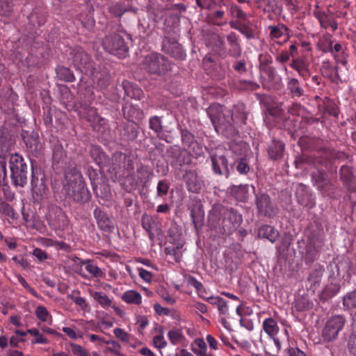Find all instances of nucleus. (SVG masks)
I'll return each instance as SVG.
<instances>
[{
	"instance_id": "59",
	"label": "nucleus",
	"mask_w": 356,
	"mask_h": 356,
	"mask_svg": "<svg viewBox=\"0 0 356 356\" xmlns=\"http://www.w3.org/2000/svg\"><path fill=\"white\" fill-rule=\"evenodd\" d=\"M138 172L141 175H147L145 181L150 180L153 176V171L147 166L141 167Z\"/></svg>"
},
{
	"instance_id": "9",
	"label": "nucleus",
	"mask_w": 356,
	"mask_h": 356,
	"mask_svg": "<svg viewBox=\"0 0 356 356\" xmlns=\"http://www.w3.org/2000/svg\"><path fill=\"white\" fill-rule=\"evenodd\" d=\"M211 161V167L214 174L225 176L227 178L229 175L228 161L225 156L213 152L209 156Z\"/></svg>"
},
{
	"instance_id": "42",
	"label": "nucleus",
	"mask_w": 356,
	"mask_h": 356,
	"mask_svg": "<svg viewBox=\"0 0 356 356\" xmlns=\"http://www.w3.org/2000/svg\"><path fill=\"white\" fill-rule=\"evenodd\" d=\"M113 334L117 338L126 343H129L131 337L129 334L119 327H116L113 330Z\"/></svg>"
},
{
	"instance_id": "14",
	"label": "nucleus",
	"mask_w": 356,
	"mask_h": 356,
	"mask_svg": "<svg viewBox=\"0 0 356 356\" xmlns=\"http://www.w3.org/2000/svg\"><path fill=\"white\" fill-rule=\"evenodd\" d=\"M23 140L29 152L35 156L39 154L42 145L39 141V138L37 134H27L26 136L23 135Z\"/></svg>"
},
{
	"instance_id": "19",
	"label": "nucleus",
	"mask_w": 356,
	"mask_h": 356,
	"mask_svg": "<svg viewBox=\"0 0 356 356\" xmlns=\"http://www.w3.org/2000/svg\"><path fill=\"white\" fill-rule=\"evenodd\" d=\"M258 235L274 243L279 236L278 232L272 226L263 225L259 229Z\"/></svg>"
},
{
	"instance_id": "64",
	"label": "nucleus",
	"mask_w": 356,
	"mask_h": 356,
	"mask_svg": "<svg viewBox=\"0 0 356 356\" xmlns=\"http://www.w3.org/2000/svg\"><path fill=\"white\" fill-rule=\"evenodd\" d=\"M288 353L289 356H306L305 353L299 348H290Z\"/></svg>"
},
{
	"instance_id": "37",
	"label": "nucleus",
	"mask_w": 356,
	"mask_h": 356,
	"mask_svg": "<svg viewBox=\"0 0 356 356\" xmlns=\"http://www.w3.org/2000/svg\"><path fill=\"white\" fill-rule=\"evenodd\" d=\"M343 302L348 308H356V290L344 296Z\"/></svg>"
},
{
	"instance_id": "4",
	"label": "nucleus",
	"mask_w": 356,
	"mask_h": 356,
	"mask_svg": "<svg viewBox=\"0 0 356 356\" xmlns=\"http://www.w3.org/2000/svg\"><path fill=\"white\" fill-rule=\"evenodd\" d=\"M102 44L106 51L119 58L125 57L128 52V47L118 33L107 35L103 40Z\"/></svg>"
},
{
	"instance_id": "21",
	"label": "nucleus",
	"mask_w": 356,
	"mask_h": 356,
	"mask_svg": "<svg viewBox=\"0 0 356 356\" xmlns=\"http://www.w3.org/2000/svg\"><path fill=\"white\" fill-rule=\"evenodd\" d=\"M90 294L94 300L97 302L102 308L107 309L112 306L113 300L110 298L106 293L100 291H95Z\"/></svg>"
},
{
	"instance_id": "57",
	"label": "nucleus",
	"mask_w": 356,
	"mask_h": 356,
	"mask_svg": "<svg viewBox=\"0 0 356 356\" xmlns=\"http://www.w3.org/2000/svg\"><path fill=\"white\" fill-rule=\"evenodd\" d=\"M154 309L155 310L156 313L158 314L159 315L168 316L170 314L169 309L162 307L159 303H155L154 305Z\"/></svg>"
},
{
	"instance_id": "2",
	"label": "nucleus",
	"mask_w": 356,
	"mask_h": 356,
	"mask_svg": "<svg viewBox=\"0 0 356 356\" xmlns=\"http://www.w3.org/2000/svg\"><path fill=\"white\" fill-rule=\"evenodd\" d=\"M63 189L70 197L77 202L83 203L89 199V191L81 172L76 168L65 172Z\"/></svg>"
},
{
	"instance_id": "34",
	"label": "nucleus",
	"mask_w": 356,
	"mask_h": 356,
	"mask_svg": "<svg viewBox=\"0 0 356 356\" xmlns=\"http://www.w3.org/2000/svg\"><path fill=\"white\" fill-rule=\"evenodd\" d=\"M65 156L63 146L60 143H56L53 149V159L55 162L59 163Z\"/></svg>"
},
{
	"instance_id": "46",
	"label": "nucleus",
	"mask_w": 356,
	"mask_h": 356,
	"mask_svg": "<svg viewBox=\"0 0 356 356\" xmlns=\"http://www.w3.org/2000/svg\"><path fill=\"white\" fill-rule=\"evenodd\" d=\"M312 303L310 302L307 299L300 298L296 301V307L300 311H304L309 309L312 307Z\"/></svg>"
},
{
	"instance_id": "43",
	"label": "nucleus",
	"mask_w": 356,
	"mask_h": 356,
	"mask_svg": "<svg viewBox=\"0 0 356 356\" xmlns=\"http://www.w3.org/2000/svg\"><path fill=\"white\" fill-rule=\"evenodd\" d=\"M110 13L116 17H120L124 12L125 8L119 3H114L109 7Z\"/></svg>"
},
{
	"instance_id": "60",
	"label": "nucleus",
	"mask_w": 356,
	"mask_h": 356,
	"mask_svg": "<svg viewBox=\"0 0 356 356\" xmlns=\"http://www.w3.org/2000/svg\"><path fill=\"white\" fill-rule=\"evenodd\" d=\"M236 170L240 174H246L250 170L248 165L243 161H241L237 166Z\"/></svg>"
},
{
	"instance_id": "33",
	"label": "nucleus",
	"mask_w": 356,
	"mask_h": 356,
	"mask_svg": "<svg viewBox=\"0 0 356 356\" xmlns=\"http://www.w3.org/2000/svg\"><path fill=\"white\" fill-rule=\"evenodd\" d=\"M149 128L154 131L159 137L162 138L160 136L163 129L161 118L157 116L152 117L149 118Z\"/></svg>"
},
{
	"instance_id": "36",
	"label": "nucleus",
	"mask_w": 356,
	"mask_h": 356,
	"mask_svg": "<svg viewBox=\"0 0 356 356\" xmlns=\"http://www.w3.org/2000/svg\"><path fill=\"white\" fill-rule=\"evenodd\" d=\"M229 14L233 17L238 18L241 20L245 21L247 15L241 10V8L236 5L232 6L229 10Z\"/></svg>"
},
{
	"instance_id": "44",
	"label": "nucleus",
	"mask_w": 356,
	"mask_h": 356,
	"mask_svg": "<svg viewBox=\"0 0 356 356\" xmlns=\"http://www.w3.org/2000/svg\"><path fill=\"white\" fill-rule=\"evenodd\" d=\"M341 178L346 182L351 180L353 172L350 168L348 166H342L340 169Z\"/></svg>"
},
{
	"instance_id": "16",
	"label": "nucleus",
	"mask_w": 356,
	"mask_h": 356,
	"mask_svg": "<svg viewBox=\"0 0 356 356\" xmlns=\"http://www.w3.org/2000/svg\"><path fill=\"white\" fill-rule=\"evenodd\" d=\"M74 66L82 71L89 67V55L81 49H79L72 58Z\"/></svg>"
},
{
	"instance_id": "22",
	"label": "nucleus",
	"mask_w": 356,
	"mask_h": 356,
	"mask_svg": "<svg viewBox=\"0 0 356 356\" xmlns=\"http://www.w3.org/2000/svg\"><path fill=\"white\" fill-rule=\"evenodd\" d=\"M195 348H193V352L197 356H213V355L208 351L207 344L203 339L197 338L194 341Z\"/></svg>"
},
{
	"instance_id": "8",
	"label": "nucleus",
	"mask_w": 356,
	"mask_h": 356,
	"mask_svg": "<svg viewBox=\"0 0 356 356\" xmlns=\"http://www.w3.org/2000/svg\"><path fill=\"white\" fill-rule=\"evenodd\" d=\"M165 63L163 56L157 53H151L145 56L143 67L149 73L159 74L165 71Z\"/></svg>"
},
{
	"instance_id": "29",
	"label": "nucleus",
	"mask_w": 356,
	"mask_h": 356,
	"mask_svg": "<svg viewBox=\"0 0 356 356\" xmlns=\"http://www.w3.org/2000/svg\"><path fill=\"white\" fill-rule=\"evenodd\" d=\"M35 314L37 318L41 321L47 322L49 325L51 323L52 316L45 307L42 305L38 306L35 309Z\"/></svg>"
},
{
	"instance_id": "32",
	"label": "nucleus",
	"mask_w": 356,
	"mask_h": 356,
	"mask_svg": "<svg viewBox=\"0 0 356 356\" xmlns=\"http://www.w3.org/2000/svg\"><path fill=\"white\" fill-rule=\"evenodd\" d=\"M27 332L35 337L31 341L32 343L47 344L48 343V339L40 332V330L38 329L31 328L27 330Z\"/></svg>"
},
{
	"instance_id": "6",
	"label": "nucleus",
	"mask_w": 356,
	"mask_h": 356,
	"mask_svg": "<svg viewBox=\"0 0 356 356\" xmlns=\"http://www.w3.org/2000/svg\"><path fill=\"white\" fill-rule=\"evenodd\" d=\"M332 274L329 277V284L324 288L321 293V298L326 300L335 296L340 290V282L343 275L340 272V265H331Z\"/></svg>"
},
{
	"instance_id": "52",
	"label": "nucleus",
	"mask_w": 356,
	"mask_h": 356,
	"mask_svg": "<svg viewBox=\"0 0 356 356\" xmlns=\"http://www.w3.org/2000/svg\"><path fill=\"white\" fill-rule=\"evenodd\" d=\"M206 339L210 349L213 350H217L219 349V343L212 335L207 334L206 337Z\"/></svg>"
},
{
	"instance_id": "1",
	"label": "nucleus",
	"mask_w": 356,
	"mask_h": 356,
	"mask_svg": "<svg viewBox=\"0 0 356 356\" xmlns=\"http://www.w3.org/2000/svg\"><path fill=\"white\" fill-rule=\"evenodd\" d=\"M211 121L218 133L227 138H232L238 134V131L232 124L234 122L238 124H245L247 120V113L243 104H238L234 107L232 114L218 104L211 105L207 111Z\"/></svg>"
},
{
	"instance_id": "63",
	"label": "nucleus",
	"mask_w": 356,
	"mask_h": 356,
	"mask_svg": "<svg viewBox=\"0 0 356 356\" xmlns=\"http://www.w3.org/2000/svg\"><path fill=\"white\" fill-rule=\"evenodd\" d=\"M0 209L8 216H12L14 214L13 209L6 203H3L1 205Z\"/></svg>"
},
{
	"instance_id": "58",
	"label": "nucleus",
	"mask_w": 356,
	"mask_h": 356,
	"mask_svg": "<svg viewBox=\"0 0 356 356\" xmlns=\"http://www.w3.org/2000/svg\"><path fill=\"white\" fill-rule=\"evenodd\" d=\"M218 310L219 314H220L227 315L229 314V307L227 305V302L223 298L220 302L219 305L218 306Z\"/></svg>"
},
{
	"instance_id": "49",
	"label": "nucleus",
	"mask_w": 356,
	"mask_h": 356,
	"mask_svg": "<svg viewBox=\"0 0 356 356\" xmlns=\"http://www.w3.org/2000/svg\"><path fill=\"white\" fill-rule=\"evenodd\" d=\"M137 270L138 272V275L140 277L147 283H150L152 280V274L143 268H137Z\"/></svg>"
},
{
	"instance_id": "51",
	"label": "nucleus",
	"mask_w": 356,
	"mask_h": 356,
	"mask_svg": "<svg viewBox=\"0 0 356 356\" xmlns=\"http://www.w3.org/2000/svg\"><path fill=\"white\" fill-rule=\"evenodd\" d=\"M6 159L0 156V182L6 178Z\"/></svg>"
},
{
	"instance_id": "18",
	"label": "nucleus",
	"mask_w": 356,
	"mask_h": 356,
	"mask_svg": "<svg viewBox=\"0 0 356 356\" xmlns=\"http://www.w3.org/2000/svg\"><path fill=\"white\" fill-rule=\"evenodd\" d=\"M249 185L233 186L229 188L231 194L238 201L245 202L248 199Z\"/></svg>"
},
{
	"instance_id": "17",
	"label": "nucleus",
	"mask_w": 356,
	"mask_h": 356,
	"mask_svg": "<svg viewBox=\"0 0 356 356\" xmlns=\"http://www.w3.org/2000/svg\"><path fill=\"white\" fill-rule=\"evenodd\" d=\"M263 330L269 337H274L277 335L280 327L277 321L272 317L266 318L262 323Z\"/></svg>"
},
{
	"instance_id": "48",
	"label": "nucleus",
	"mask_w": 356,
	"mask_h": 356,
	"mask_svg": "<svg viewBox=\"0 0 356 356\" xmlns=\"http://www.w3.org/2000/svg\"><path fill=\"white\" fill-rule=\"evenodd\" d=\"M350 353L356 356V331L351 334L348 342Z\"/></svg>"
},
{
	"instance_id": "10",
	"label": "nucleus",
	"mask_w": 356,
	"mask_h": 356,
	"mask_svg": "<svg viewBox=\"0 0 356 356\" xmlns=\"http://www.w3.org/2000/svg\"><path fill=\"white\" fill-rule=\"evenodd\" d=\"M323 273L324 268L323 266L319 264L314 265L307 278V286L308 289L315 291L321 284Z\"/></svg>"
},
{
	"instance_id": "28",
	"label": "nucleus",
	"mask_w": 356,
	"mask_h": 356,
	"mask_svg": "<svg viewBox=\"0 0 356 356\" xmlns=\"http://www.w3.org/2000/svg\"><path fill=\"white\" fill-rule=\"evenodd\" d=\"M81 118H86L88 122L95 124L96 122L100 123L103 120L97 113L96 109L90 107L83 113H79Z\"/></svg>"
},
{
	"instance_id": "15",
	"label": "nucleus",
	"mask_w": 356,
	"mask_h": 356,
	"mask_svg": "<svg viewBox=\"0 0 356 356\" xmlns=\"http://www.w3.org/2000/svg\"><path fill=\"white\" fill-rule=\"evenodd\" d=\"M94 216L97 221L99 227L105 232H111L113 228V223L111 219L102 211L98 209L94 210Z\"/></svg>"
},
{
	"instance_id": "25",
	"label": "nucleus",
	"mask_w": 356,
	"mask_h": 356,
	"mask_svg": "<svg viewBox=\"0 0 356 356\" xmlns=\"http://www.w3.org/2000/svg\"><path fill=\"white\" fill-rule=\"evenodd\" d=\"M257 205L259 211L265 216L270 215V198L266 195H261L257 198Z\"/></svg>"
},
{
	"instance_id": "5",
	"label": "nucleus",
	"mask_w": 356,
	"mask_h": 356,
	"mask_svg": "<svg viewBox=\"0 0 356 356\" xmlns=\"http://www.w3.org/2000/svg\"><path fill=\"white\" fill-rule=\"evenodd\" d=\"M345 323L346 319L341 315L333 316L328 318L322 330L321 337L323 340L332 341L336 339Z\"/></svg>"
},
{
	"instance_id": "53",
	"label": "nucleus",
	"mask_w": 356,
	"mask_h": 356,
	"mask_svg": "<svg viewBox=\"0 0 356 356\" xmlns=\"http://www.w3.org/2000/svg\"><path fill=\"white\" fill-rule=\"evenodd\" d=\"M334 58L337 63L346 66L348 63V55L344 51H342L341 54H334Z\"/></svg>"
},
{
	"instance_id": "62",
	"label": "nucleus",
	"mask_w": 356,
	"mask_h": 356,
	"mask_svg": "<svg viewBox=\"0 0 356 356\" xmlns=\"http://www.w3.org/2000/svg\"><path fill=\"white\" fill-rule=\"evenodd\" d=\"M62 330L71 339H76L78 337H81V335L76 334L75 331L69 327H63Z\"/></svg>"
},
{
	"instance_id": "47",
	"label": "nucleus",
	"mask_w": 356,
	"mask_h": 356,
	"mask_svg": "<svg viewBox=\"0 0 356 356\" xmlns=\"http://www.w3.org/2000/svg\"><path fill=\"white\" fill-rule=\"evenodd\" d=\"M70 346L73 354L79 356H88V353L81 346L76 343H71Z\"/></svg>"
},
{
	"instance_id": "50",
	"label": "nucleus",
	"mask_w": 356,
	"mask_h": 356,
	"mask_svg": "<svg viewBox=\"0 0 356 356\" xmlns=\"http://www.w3.org/2000/svg\"><path fill=\"white\" fill-rule=\"evenodd\" d=\"M169 189L168 184L165 181H159L157 185V194L160 196L165 195L168 193Z\"/></svg>"
},
{
	"instance_id": "3",
	"label": "nucleus",
	"mask_w": 356,
	"mask_h": 356,
	"mask_svg": "<svg viewBox=\"0 0 356 356\" xmlns=\"http://www.w3.org/2000/svg\"><path fill=\"white\" fill-rule=\"evenodd\" d=\"M9 168L12 183L15 186L24 187L27 183V165L23 157L18 154H11Z\"/></svg>"
},
{
	"instance_id": "31",
	"label": "nucleus",
	"mask_w": 356,
	"mask_h": 356,
	"mask_svg": "<svg viewBox=\"0 0 356 356\" xmlns=\"http://www.w3.org/2000/svg\"><path fill=\"white\" fill-rule=\"evenodd\" d=\"M184 244V241L179 238L177 240L176 248L172 249L166 248L165 250V253L173 255L175 261H179L181 258V252L180 250L183 248Z\"/></svg>"
},
{
	"instance_id": "40",
	"label": "nucleus",
	"mask_w": 356,
	"mask_h": 356,
	"mask_svg": "<svg viewBox=\"0 0 356 356\" xmlns=\"http://www.w3.org/2000/svg\"><path fill=\"white\" fill-rule=\"evenodd\" d=\"M57 74L68 82H72L75 79L74 74L68 68L60 67L57 70Z\"/></svg>"
},
{
	"instance_id": "45",
	"label": "nucleus",
	"mask_w": 356,
	"mask_h": 356,
	"mask_svg": "<svg viewBox=\"0 0 356 356\" xmlns=\"http://www.w3.org/2000/svg\"><path fill=\"white\" fill-rule=\"evenodd\" d=\"M153 343L154 347L158 349H163L167 346V342L163 334H158L154 337Z\"/></svg>"
},
{
	"instance_id": "12",
	"label": "nucleus",
	"mask_w": 356,
	"mask_h": 356,
	"mask_svg": "<svg viewBox=\"0 0 356 356\" xmlns=\"http://www.w3.org/2000/svg\"><path fill=\"white\" fill-rule=\"evenodd\" d=\"M270 37L275 42L282 44L289 40L288 29L284 24L269 26Z\"/></svg>"
},
{
	"instance_id": "20",
	"label": "nucleus",
	"mask_w": 356,
	"mask_h": 356,
	"mask_svg": "<svg viewBox=\"0 0 356 356\" xmlns=\"http://www.w3.org/2000/svg\"><path fill=\"white\" fill-rule=\"evenodd\" d=\"M121 299L127 304L139 305L142 303V296L135 290L126 291L122 295Z\"/></svg>"
},
{
	"instance_id": "26",
	"label": "nucleus",
	"mask_w": 356,
	"mask_h": 356,
	"mask_svg": "<svg viewBox=\"0 0 356 356\" xmlns=\"http://www.w3.org/2000/svg\"><path fill=\"white\" fill-rule=\"evenodd\" d=\"M81 265L85 266L86 270L93 277H102L104 275L103 271L90 260H85L81 261Z\"/></svg>"
},
{
	"instance_id": "23",
	"label": "nucleus",
	"mask_w": 356,
	"mask_h": 356,
	"mask_svg": "<svg viewBox=\"0 0 356 356\" xmlns=\"http://www.w3.org/2000/svg\"><path fill=\"white\" fill-rule=\"evenodd\" d=\"M284 145L280 141H274L268 148V154L273 159H280L284 154Z\"/></svg>"
},
{
	"instance_id": "30",
	"label": "nucleus",
	"mask_w": 356,
	"mask_h": 356,
	"mask_svg": "<svg viewBox=\"0 0 356 356\" xmlns=\"http://www.w3.org/2000/svg\"><path fill=\"white\" fill-rule=\"evenodd\" d=\"M287 88L294 97H300L303 94V90L300 88L299 81L297 79H289L287 83Z\"/></svg>"
},
{
	"instance_id": "41",
	"label": "nucleus",
	"mask_w": 356,
	"mask_h": 356,
	"mask_svg": "<svg viewBox=\"0 0 356 356\" xmlns=\"http://www.w3.org/2000/svg\"><path fill=\"white\" fill-rule=\"evenodd\" d=\"M72 301L84 312H88L90 310V306L86 298L81 296H73L72 297Z\"/></svg>"
},
{
	"instance_id": "61",
	"label": "nucleus",
	"mask_w": 356,
	"mask_h": 356,
	"mask_svg": "<svg viewBox=\"0 0 356 356\" xmlns=\"http://www.w3.org/2000/svg\"><path fill=\"white\" fill-rule=\"evenodd\" d=\"M229 54L234 57H238L241 55V47L238 43H234L230 46Z\"/></svg>"
},
{
	"instance_id": "55",
	"label": "nucleus",
	"mask_w": 356,
	"mask_h": 356,
	"mask_svg": "<svg viewBox=\"0 0 356 356\" xmlns=\"http://www.w3.org/2000/svg\"><path fill=\"white\" fill-rule=\"evenodd\" d=\"M240 325L247 329L248 331H252L254 329L253 322L248 318L241 317L240 319Z\"/></svg>"
},
{
	"instance_id": "24",
	"label": "nucleus",
	"mask_w": 356,
	"mask_h": 356,
	"mask_svg": "<svg viewBox=\"0 0 356 356\" xmlns=\"http://www.w3.org/2000/svg\"><path fill=\"white\" fill-rule=\"evenodd\" d=\"M291 67L296 70L299 75L306 78L309 76V71L308 68V65L306 62L302 60H293L291 63Z\"/></svg>"
},
{
	"instance_id": "56",
	"label": "nucleus",
	"mask_w": 356,
	"mask_h": 356,
	"mask_svg": "<svg viewBox=\"0 0 356 356\" xmlns=\"http://www.w3.org/2000/svg\"><path fill=\"white\" fill-rule=\"evenodd\" d=\"M33 255L40 261L48 258L47 254L40 248H35L33 251Z\"/></svg>"
},
{
	"instance_id": "38",
	"label": "nucleus",
	"mask_w": 356,
	"mask_h": 356,
	"mask_svg": "<svg viewBox=\"0 0 356 356\" xmlns=\"http://www.w3.org/2000/svg\"><path fill=\"white\" fill-rule=\"evenodd\" d=\"M154 225V220L149 216H143L142 218V225L143 227L148 232L150 238H152L154 234L152 232Z\"/></svg>"
},
{
	"instance_id": "54",
	"label": "nucleus",
	"mask_w": 356,
	"mask_h": 356,
	"mask_svg": "<svg viewBox=\"0 0 356 356\" xmlns=\"http://www.w3.org/2000/svg\"><path fill=\"white\" fill-rule=\"evenodd\" d=\"M149 324L147 318L145 316H138L136 320V325L140 330H144Z\"/></svg>"
},
{
	"instance_id": "35",
	"label": "nucleus",
	"mask_w": 356,
	"mask_h": 356,
	"mask_svg": "<svg viewBox=\"0 0 356 356\" xmlns=\"http://www.w3.org/2000/svg\"><path fill=\"white\" fill-rule=\"evenodd\" d=\"M13 8V0H0V14L1 15H9Z\"/></svg>"
},
{
	"instance_id": "39",
	"label": "nucleus",
	"mask_w": 356,
	"mask_h": 356,
	"mask_svg": "<svg viewBox=\"0 0 356 356\" xmlns=\"http://www.w3.org/2000/svg\"><path fill=\"white\" fill-rule=\"evenodd\" d=\"M38 181V179L35 178L34 174H32L31 177V186L33 191L37 195H42L45 193V186L42 181L40 186H38L37 182Z\"/></svg>"
},
{
	"instance_id": "7",
	"label": "nucleus",
	"mask_w": 356,
	"mask_h": 356,
	"mask_svg": "<svg viewBox=\"0 0 356 356\" xmlns=\"http://www.w3.org/2000/svg\"><path fill=\"white\" fill-rule=\"evenodd\" d=\"M242 221L243 218L241 214L233 209H227L223 212L220 232L222 234H230L236 230Z\"/></svg>"
},
{
	"instance_id": "11",
	"label": "nucleus",
	"mask_w": 356,
	"mask_h": 356,
	"mask_svg": "<svg viewBox=\"0 0 356 356\" xmlns=\"http://www.w3.org/2000/svg\"><path fill=\"white\" fill-rule=\"evenodd\" d=\"M163 50L176 59L183 60L186 57L181 45L175 40L165 39L163 42Z\"/></svg>"
},
{
	"instance_id": "13",
	"label": "nucleus",
	"mask_w": 356,
	"mask_h": 356,
	"mask_svg": "<svg viewBox=\"0 0 356 356\" xmlns=\"http://www.w3.org/2000/svg\"><path fill=\"white\" fill-rule=\"evenodd\" d=\"M188 189L193 193H197L202 188V181L196 171L186 170L184 176Z\"/></svg>"
},
{
	"instance_id": "27",
	"label": "nucleus",
	"mask_w": 356,
	"mask_h": 356,
	"mask_svg": "<svg viewBox=\"0 0 356 356\" xmlns=\"http://www.w3.org/2000/svg\"><path fill=\"white\" fill-rule=\"evenodd\" d=\"M167 336L170 343L174 346L180 344L185 339L181 330L179 329H172L169 330Z\"/></svg>"
}]
</instances>
